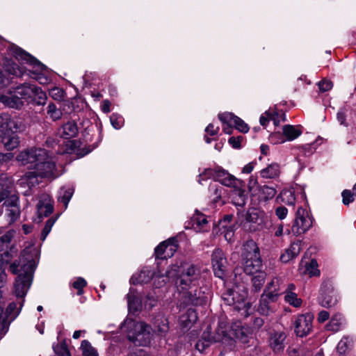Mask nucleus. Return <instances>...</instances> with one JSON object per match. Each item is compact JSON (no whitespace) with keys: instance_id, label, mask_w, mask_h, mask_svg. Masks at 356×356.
<instances>
[{"instance_id":"nucleus-57","label":"nucleus","mask_w":356,"mask_h":356,"mask_svg":"<svg viewBox=\"0 0 356 356\" xmlns=\"http://www.w3.org/2000/svg\"><path fill=\"white\" fill-rule=\"evenodd\" d=\"M317 262L316 260H312L309 266L307 267V271L310 277L319 275L320 271L317 268Z\"/></svg>"},{"instance_id":"nucleus-1","label":"nucleus","mask_w":356,"mask_h":356,"mask_svg":"<svg viewBox=\"0 0 356 356\" xmlns=\"http://www.w3.org/2000/svg\"><path fill=\"white\" fill-rule=\"evenodd\" d=\"M35 86L30 83L20 84L9 89L6 93L0 94V102L6 106L19 108L24 101L29 103L33 101Z\"/></svg>"},{"instance_id":"nucleus-45","label":"nucleus","mask_w":356,"mask_h":356,"mask_svg":"<svg viewBox=\"0 0 356 356\" xmlns=\"http://www.w3.org/2000/svg\"><path fill=\"white\" fill-rule=\"evenodd\" d=\"M6 213L10 222H15L19 216L20 209L19 206H12L10 208H6Z\"/></svg>"},{"instance_id":"nucleus-49","label":"nucleus","mask_w":356,"mask_h":356,"mask_svg":"<svg viewBox=\"0 0 356 356\" xmlns=\"http://www.w3.org/2000/svg\"><path fill=\"white\" fill-rule=\"evenodd\" d=\"M54 350L57 356H70V352L65 342L54 346Z\"/></svg>"},{"instance_id":"nucleus-31","label":"nucleus","mask_w":356,"mask_h":356,"mask_svg":"<svg viewBox=\"0 0 356 356\" xmlns=\"http://www.w3.org/2000/svg\"><path fill=\"white\" fill-rule=\"evenodd\" d=\"M277 191L275 188L266 185L261 186L258 191L259 197L264 201L273 199Z\"/></svg>"},{"instance_id":"nucleus-60","label":"nucleus","mask_w":356,"mask_h":356,"mask_svg":"<svg viewBox=\"0 0 356 356\" xmlns=\"http://www.w3.org/2000/svg\"><path fill=\"white\" fill-rule=\"evenodd\" d=\"M343 197V203L345 205H348L350 202L353 201V192L352 193L349 190H344L341 193Z\"/></svg>"},{"instance_id":"nucleus-20","label":"nucleus","mask_w":356,"mask_h":356,"mask_svg":"<svg viewBox=\"0 0 356 356\" xmlns=\"http://www.w3.org/2000/svg\"><path fill=\"white\" fill-rule=\"evenodd\" d=\"M286 334L282 332H275L269 338V345L274 353H280L284 350Z\"/></svg>"},{"instance_id":"nucleus-47","label":"nucleus","mask_w":356,"mask_h":356,"mask_svg":"<svg viewBox=\"0 0 356 356\" xmlns=\"http://www.w3.org/2000/svg\"><path fill=\"white\" fill-rule=\"evenodd\" d=\"M202 339L210 344L217 343L220 340L219 337H213V334L211 333V327H207L203 332Z\"/></svg>"},{"instance_id":"nucleus-18","label":"nucleus","mask_w":356,"mask_h":356,"mask_svg":"<svg viewBox=\"0 0 356 356\" xmlns=\"http://www.w3.org/2000/svg\"><path fill=\"white\" fill-rule=\"evenodd\" d=\"M0 142L2 143L7 150H13L18 147L19 138L10 128L3 133L0 132Z\"/></svg>"},{"instance_id":"nucleus-29","label":"nucleus","mask_w":356,"mask_h":356,"mask_svg":"<svg viewBox=\"0 0 356 356\" xmlns=\"http://www.w3.org/2000/svg\"><path fill=\"white\" fill-rule=\"evenodd\" d=\"M283 135L287 140H293L300 136L302 134L300 129L293 125H284L282 128Z\"/></svg>"},{"instance_id":"nucleus-40","label":"nucleus","mask_w":356,"mask_h":356,"mask_svg":"<svg viewBox=\"0 0 356 356\" xmlns=\"http://www.w3.org/2000/svg\"><path fill=\"white\" fill-rule=\"evenodd\" d=\"M237 116L232 113H223L218 115L219 120L228 126H234V123Z\"/></svg>"},{"instance_id":"nucleus-14","label":"nucleus","mask_w":356,"mask_h":356,"mask_svg":"<svg viewBox=\"0 0 356 356\" xmlns=\"http://www.w3.org/2000/svg\"><path fill=\"white\" fill-rule=\"evenodd\" d=\"M211 262L215 275L222 278L225 274L227 262L221 250L216 249L213 251L211 256Z\"/></svg>"},{"instance_id":"nucleus-22","label":"nucleus","mask_w":356,"mask_h":356,"mask_svg":"<svg viewBox=\"0 0 356 356\" xmlns=\"http://www.w3.org/2000/svg\"><path fill=\"white\" fill-rule=\"evenodd\" d=\"M153 325L158 334L165 336L169 330L168 318L163 314H158L154 317Z\"/></svg>"},{"instance_id":"nucleus-38","label":"nucleus","mask_w":356,"mask_h":356,"mask_svg":"<svg viewBox=\"0 0 356 356\" xmlns=\"http://www.w3.org/2000/svg\"><path fill=\"white\" fill-rule=\"evenodd\" d=\"M256 274L257 275H254L252 279V285L256 291H259L264 284L266 273L264 271H261Z\"/></svg>"},{"instance_id":"nucleus-2","label":"nucleus","mask_w":356,"mask_h":356,"mask_svg":"<svg viewBox=\"0 0 356 356\" xmlns=\"http://www.w3.org/2000/svg\"><path fill=\"white\" fill-rule=\"evenodd\" d=\"M19 259L23 265L14 283L13 293L17 299H24L32 283L33 266V260L25 258L24 254L21 255Z\"/></svg>"},{"instance_id":"nucleus-6","label":"nucleus","mask_w":356,"mask_h":356,"mask_svg":"<svg viewBox=\"0 0 356 356\" xmlns=\"http://www.w3.org/2000/svg\"><path fill=\"white\" fill-rule=\"evenodd\" d=\"M46 158V150L42 148L26 149L17 156L16 159L22 165L31 164V167L35 168L37 163L41 162Z\"/></svg>"},{"instance_id":"nucleus-43","label":"nucleus","mask_w":356,"mask_h":356,"mask_svg":"<svg viewBox=\"0 0 356 356\" xmlns=\"http://www.w3.org/2000/svg\"><path fill=\"white\" fill-rule=\"evenodd\" d=\"M13 123L8 115L0 114V132L3 133L6 129L11 128Z\"/></svg>"},{"instance_id":"nucleus-21","label":"nucleus","mask_w":356,"mask_h":356,"mask_svg":"<svg viewBox=\"0 0 356 356\" xmlns=\"http://www.w3.org/2000/svg\"><path fill=\"white\" fill-rule=\"evenodd\" d=\"M24 302V299H17V302H12L8 305L5 312L6 317H3L8 323V326L20 313Z\"/></svg>"},{"instance_id":"nucleus-23","label":"nucleus","mask_w":356,"mask_h":356,"mask_svg":"<svg viewBox=\"0 0 356 356\" xmlns=\"http://www.w3.org/2000/svg\"><path fill=\"white\" fill-rule=\"evenodd\" d=\"M301 242L297 241L293 243L291 246L286 250L280 257V260L283 263H287L297 257L301 251Z\"/></svg>"},{"instance_id":"nucleus-46","label":"nucleus","mask_w":356,"mask_h":356,"mask_svg":"<svg viewBox=\"0 0 356 356\" xmlns=\"http://www.w3.org/2000/svg\"><path fill=\"white\" fill-rule=\"evenodd\" d=\"M282 201L288 205H293L295 196L291 191H284L280 193Z\"/></svg>"},{"instance_id":"nucleus-19","label":"nucleus","mask_w":356,"mask_h":356,"mask_svg":"<svg viewBox=\"0 0 356 356\" xmlns=\"http://www.w3.org/2000/svg\"><path fill=\"white\" fill-rule=\"evenodd\" d=\"M52 200L47 194H43L40 197L37 204V210L39 217H47L53 212Z\"/></svg>"},{"instance_id":"nucleus-28","label":"nucleus","mask_w":356,"mask_h":356,"mask_svg":"<svg viewBox=\"0 0 356 356\" xmlns=\"http://www.w3.org/2000/svg\"><path fill=\"white\" fill-rule=\"evenodd\" d=\"M280 172V165L277 163H271L260 171V175L263 178L273 179L278 177Z\"/></svg>"},{"instance_id":"nucleus-48","label":"nucleus","mask_w":356,"mask_h":356,"mask_svg":"<svg viewBox=\"0 0 356 356\" xmlns=\"http://www.w3.org/2000/svg\"><path fill=\"white\" fill-rule=\"evenodd\" d=\"M6 200L3 203L6 208H10L12 206H19V197L15 193H13V188H11L10 194L6 197Z\"/></svg>"},{"instance_id":"nucleus-39","label":"nucleus","mask_w":356,"mask_h":356,"mask_svg":"<svg viewBox=\"0 0 356 356\" xmlns=\"http://www.w3.org/2000/svg\"><path fill=\"white\" fill-rule=\"evenodd\" d=\"M352 341L348 337H343L338 343L337 349L340 355H344L351 348Z\"/></svg>"},{"instance_id":"nucleus-52","label":"nucleus","mask_w":356,"mask_h":356,"mask_svg":"<svg viewBox=\"0 0 356 356\" xmlns=\"http://www.w3.org/2000/svg\"><path fill=\"white\" fill-rule=\"evenodd\" d=\"M25 177H27L28 180V188L31 189L32 187L35 186L38 184V181L37 177L39 176L38 175L37 171L29 172L24 175Z\"/></svg>"},{"instance_id":"nucleus-25","label":"nucleus","mask_w":356,"mask_h":356,"mask_svg":"<svg viewBox=\"0 0 356 356\" xmlns=\"http://www.w3.org/2000/svg\"><path fill=\"white\" fill-rule=\"evenodd\" d=\"M3 65L4 70L9 74L19 77L26 73L24 67H19L12 60H5Z\"/></svg>"},{"instance_id":"nucleus-8","label":"nucleus","mask_w":356,"mask_h":356,"mask_svg":"<svg viewBox=\"0 0 356 356\" xmlns=\"http://www.w3.org/2000/svg\"><path fill=\"white\" fill-rule=\"evenodd\" d=\"M247 296V291L243 286H236L223 293L222 299L225 304L235 306L237 309H240Z\"/></svg>"},{"instance_id":"nucleus-11","label":"nucleus","mask_w":356,"mask_h":356,"mask_svg":"<svg viewBox=\"0 0 356 356\" xmlns=\"http://www.w3.org/2000/svg\"><path fill=\"white\" fill-rule=\"evenodd\" d=\"M200 271L199 268L194 265L184 268L179 276L177 282L179 289H188V286H193V284L195 285L200 278Z\"/></svg>"},{"instance_id":"nucleus-15","label":"nucleus","mask_w":356,"mask_h":356,"mask_svg":"<svg viewBox=\"0 0 356 356\" xmlns=\"http://www.w3.org/2000/svg\"><path fill=\"white\" fill-rule=\"evenodd\" d=\"M277 295L274 292H264L261 296L259 303L257 307V312L264 316H268L273 312L270 304L277 300Z\"/></svg>"},{"instance_id":"nucleus-13","label":"nucleus","mask_w":356,"mask_h":356,"mask_svg":"<svg viewBox=\"0 0 356 356\" xmlns=\"http://www.w3.org/2000/svg\"><path fill=\"white\" fill-rule=\"evenodd\" d=\"M318 303L324 307L330 308L337 303V298L334 289L327 284H323L320 289Z\"/></svg>"},{"instance_id":"nucleus-32","label":"nucleus","mask_w":356,"mask_h":356,"mask_svg":"<svg viewBox=\"0 0 356 356\" xmlns=\"http://www.w3.org/2000/svg\"><path fill=\"white\" fill-rule=\"evenodd\" d=\"M47 117L53 121H57L61 119L63 116V112L60 108H58L56 106L51 102L47 106Z\"/></svg>"},{"instance_id":"nucleus-4","label":"nucleus","mask_w":356,"mask_h":356,"mask_svg":"<svg viewBox=\"0 0 356 356\" xmlns=\"http://www.w3.org/2000/svg\"><path fill=\"white\" fill-rule=\"evenodd\" d=\"M243 270L246 274L252 275L261 272L262 261L259 250L257 245L251 241L245 246V251L242 254Z\"/></svg>"},{"instance_id":"nucleus-35","label":"nucleus","mask_w":356,"mask_h":356,"mask_svg":"<svg viewBox=\"0 0 356 356\" xmlns=\"http://www.w3.org/2000/svg\"><path fill=\"white\" fill-rule=\"evenodd\" d=\"M164 243H165V254L164 255V257H165V259L170 258V257H172L173 254H175V252L177 251V241L175 238H169L167 241H165Z\"/></svg>"},{"instance_id":"nucleus-37","label":"nucleus","mask_w":356,"mask_h":356,"mask_svg":"<svg viewBox=\"0 0 356 356\" xmlns=\"http://www.w3.org/2000/svg\"><path fill=\"white\" fill-rule=\"evenodd\" d=\"M80 348L83 356H99L97 350L87 340L82 341Z\"/></svg>"},{"instance_id":"nucleus-61","label":"nucleus","mask_w":356,"mask_h":356,"mask_svg":"<svg viewBox=\"0 0 356 356\" xmlns=\"http://www.w3.org/2000/svg\"><path fill=\"white\" fill-rule=\"evenodd\" d=\"M72 286L74 289L78 290V294L80 295L82 293L83 287L86 286V281L82 277H79L73 282Z\"/></svg>"},{"instance_id":"nucleus-42","label":"nucleus","mask_w":356,"mask_h":356,"mask_svg":"<svg viewBox=\"0 0 356 356\" xmlns=\"http://www.w3.org/2000/svg\"><path fill=\"white\" fill-rule=\"evenodd\" d=\"M280 280L278 278H273L270 283L268 284L266 286V289L264 291V292L270 293V292H274L277 295V298L280 296L279 291H280Z\"/></svg>"},{"instance_id":"nucleus-27","label":"nucleus","mask_w":356,"mask_h":356,"mask_svg":"<svg viewBox=\"0 0 356 356\" xmlns=\"http://www.w3.org/2000/svg\"><path fill=\"white\" fill-rule=\"evenodd\" d=\"M12 188H13L12 181L6 176L0 175V202L10 194Z\"/></svg>"},{"instance_id":"nucleus-33","label":"nucleus","mask_w":356,"mask_h":356,"mask_svg":"<svg viewBox=\"0 0 356 356\" xmlns=\"http://www.w3.org/2000/svg\"><path fill=\"white\" fill-rule=\"evenodd\" d=\"M74 193V189L71 187H63L59 191L58 200L63 203L66 209Z\"/></svg>"},{"instance_id":"nucleus-36","label":"nucleus","mask_w":356,"mask_h":356,"mask_svg":"<svg viewBox=\"0 0 356 356\" xmlns=\"http://www.w3.org/2000/svg\"><path fill=\"white\" fill-rule=\"evenodd\" d=\"M284 300L294 307H300L302 305V300L298 297L294 291L284 292Z\"/></svg>"},{"instance_id":"nucleus-9","label":"nucleus","mask_w":356,"mask_h":356,"mask_svg":"<svg viewBox=\"0 0 356 356\" xmlns=\"http://www.w3.org/2000/svg\"><path fill=\"white\" fill-rule=\"evenodd\" d=\"M245 220L244 226L248 224V228L250 231L261 230L266 227L267 216L264 211L252 209L245 213Z\"/></svg>"},{"instance_id":"nucleus-54","label":"nucleus","mask_w":356,"mask_h":356,"mask_svg":"<svg viewBox=\"0 0 356 356\" xmlns=\"http://www.w3.org/2000/svg\"><path fill=\"white\" fill-rule=\"evenodd\" d=\"M54 222H55V220H54L52 218L49 219L46 222L45 226L43 228V229L42 231V233H41V236H40V239L42 241H44L45 240L46 237L47 236V235L50 232V231L51 229V227H53Z\"/></svg>"},{"instance_id":"nucleus-30","label":"nucleus","mask_w":356,"mask_h":356,"mask_svg":"<svg viewBox=\"0 0 356 356\" xmlns=\"http://www.w3.org/2000/svg\"><path fill=\"white\" fill-rule=\"evenodd\" d=\"M128 307L130 312H135L142 307V302L140 298L134 293H129L127 296Z\"/></svg>"},{"instance_id":"nucleus-59","label":"nucleus","mask_w":356,"mask_h":356,"mask_svg":"<svg viewBox=\"0 0 356 356\" xmlns=\"http://www.w3.org/2000/svg\"><path fill=\"white\" fill-rule=\"evenodd\" d=\"M111 122L115 129H119L122 127L124 120L122 117L113 114L111 116Z\"/></svg>"},{"instance_id":"nucleus-16","label":"nucleus","mask_w":356,"mask_h":356,"mask_svg":"<svg viewBox=\"0 0 356 356\" xmlns=\"http://www.w3.org/2000/svg\"><path fill=\"white\" fill-rule=\"evenodd\" d=\"M35 170L40 177H49L54 176L56 165L52 159L48 156L47 151L46 158L43 161H41V162L37 163Z\"/></svg>"},{"instance_id":"nucleus-62","label":"nucleus","mask_w":356,"mask_h":356,"mask_svg":"<svg viewBox=\"0 0 356 356\" xmlns=\"http://www.w3.org/2000/svg\"><path fill=\"white\" fill-rule=\"evenodd\" d=\"M165 243L163 242L161 243L156 248H155V255L157 258L159 259H165L164 255L165 254Z\"/></svg>"},{"instance_id":"nucleus-63","label":"nucleus","mask_w":356,"mask_h":356,"mask_svg":"<svg viewBox=\"0 0 356 356\" xmlns=\"http://www.w3.org/2000/svg\"><path fill=\"white\" fill-rule=\"evenodd\" d=\"M333 86L332 82L329 80H323L318 83V87L321 91L326 92L330 90Z\"/></svg>"},{"instance_id":"nucleus-44","label":"nucleus","mask_w":356,"mask_h":356,"mask_svg":"<svg viewBox=\"0 0 356 356\" xmlns=\"http://www.w3.org/2000/svg\"><path fill=\"white\" fill-rule=\"evenodd\" d=\"M2 295L0 292V334L5 333L8 330V323L3 317L4 302L1 300Z\"/></svg>"},{"instance_id":"nucleus-5","label":"nucleus","mask_w":356,"mask_h":356,"mask_svg":"<svg viewBox=\"0 0 356 356\" xmlns=\"http://www.w3.org/2000/svg\"><path fill=\"white\" fill-rule=\"evenodd\" d=\"M11 52L13 56L19 62L28 64L34 68V70H29V76L30 77L35 79H40V74L46 70L44 65L19 47H13Z\"/></svg>"},{"instance_id":"nucleus-50","label":"nucleus","mask_w":356,"mask_h":356,"mask_svg":"<svg viewBox=\"0 0 356 356\" xmlns=\"http://www.w3.org/2000/svg\"><path fill=\"white\" fill-rule=\"evenodd\" d=\"M193 220L194 222V225H196L197 227H198L200 230H204V226L208 222L206 217L201 213H197L193 216Z\"/></svg>"},{"instance_id":"nucleus-41","label":"nucleus","mask_w":356,"mask_h":356,"mask_svg":"<svg viewBox=\"0 0 356 356\" xmlns=\"http://www.w3.org/2000/svg\"><path fill=\"white\" fill-rule=\"evenodd\" d=\"M13 234L7 232L0 238V252H6L9 248Z\"/></svg>"},{"instance_id":"nucleus-53","label":"nucleus","mask_w":356,"mask_h":356,"mask_svg":"<svg viewBox=\"0 0 356 356\" xmlns=\"http://www.w3.org/2000/svg\"><path fill=\"white\" fill-rule=\"evenodd\" d=\"M248 190L252 195L258 194V191L261 187L259 185L257 179L251 177L248 184Z\"/></svg>"},{"instance_id":"nucleus-34","label":"nucleus","mask_w":356,"mask_h":356,"mask_svg":"<svg viewBox=\"0 0 356 356\" xmlns=\"http://www.w3.org/2000/svg\"><path fill=\"white\" fill-rule=\"evenodd\" d=\"M343 316L340 314H335L332 316L330 321L326 325L327 330H331L334 332H337L342 324Z\"/></svg>"},{"instance_id":"nucleus-3","label":"nucleus","mask_w":356,"mask_h":356,"mask_svg":"<svg viewBox=\"0 0 356 356\" xmlns=\"http://www.w3.org/2000/svg\"><path fill=\"white\" fill-rule=\"evenodd\" d=\"M127 328V337L129 341L138 346H147L151 340L150 326L144 322H136L131 319L124 321Z\"/></svg>"},{"instance_id":"nucleus-64","label":"nucleus","mask_w":356,"mask_h":356,"mask_svg":"<svg viewBox=\"0 0 356 356\" xmlns=\"http://www.w3.org/2000/svg\"><path fill=\"white\" fill-rule=\"evenodd\" d=\"M288 213V210L283 206H280L275 209V214L277 218L280 220L284 219Z\"/></svg>"},{"instance_id":"nucleus-7","label":"nucleus","mask_w":356,"mask_h":356,"mask_svg":"<svg viewBox=\"0 0 356 356\" xmlns=\"http://www.w3.org/2000/svg\"><path fill=\"white\" fill-rule=\"evenodd\" d=\"M184 302L188 305H203L207 302L208 297L202 289H197L196 284L188 286V289H179Z\"/></svg>"},{"instance_id":"nucleus-58","label":"nucleus","mask_w":356,"mask_h":356,"mask_svg":"<svg viewBox=\"0 0 356 356\" xmlns=\"http://www.w3.org/2000/svg\"><path fill=\"white\" fill-rule=\"evenodd\" d=\"M49 95L54 99L61 101L63 98L64 92L60 88H54L50 90Z\"/></svg>"},{"instance_id":"nucleus-26","label":"nucleus","mask_w":356,"mask_h":356,"mask_svg":"<svg viewBox=\"0 0 356 356\" xmlns=\"http://www.w3.org/2000/svg\"><path fill=\"white\" fill-rule=\"evenodd\" d=\"M197 320V312L195 309H190L179 318V323L183 328L188 329Z\"/></svg>"},{"instance_id":"nucleus-51","label":"nucleus","mask_w":356,"mask_h":356,"mask_svg":"<svg viewBox=\"0 0 356 356\" xmlns=\"http://www.w3.org/2000/svg\"><path fill=\"white\" fill-rule=\"evenodd\" d=\"M47 100V95L40 88L35 86L34 90V99L33 101H36L38 104H44Z\"/></svg>"},{"instance_id":"nucleus-10","label":"nucleus","mask_w":356,"mask_h":356,"mask_svg":"<svg viewBox=\"0 0 356 356\" xmlns=\"http://www.w3.org/2000/svg\"><path fill=\"white\" fill-rule=\"evenodd\" d=\"M312 226V220L309 216L307 211L302 207H299L296 211L291 232L295 235H300L305 233Z\"/></svg>"},{"instance_id":"nucleus-12","label":"nucleus","mask_w":356,"mask_h":356,"mask_svg":"<svg viewBox=\"0 0 356 356\" xmlns=\"http://www.w3.org/2000/svg\"><path fill=\"white\" fill-rule=\"evenodd\" d=\"M313 316L309 314H301L295 320V332L297 336L303 337L307 336L312 328Z\"/></svg>"},{"instance_id":"nucleus-17","label":"nucleus","mask_w":356,"mask_h":356,"mask_svg":"<svg viewBox=\"0 0 356 356\" xmlns=\"http://www.w3.org/2000/svg\"><path fill=\"white\" fill-rule=\"evenodd\" d=\"M215 177L222 184L228 187L238 188L241 185L240 179H236L222 169H218L215 171Z\"/></svg>"},{"instance_id":"nucleus-55","label":"nucleus","mask_w":356,"mask_h":356,"mask_svg":"<svg viewBox=\"0 0 356 356\" xmlns=\"http://www.w3.org/2000/svg\"><path fill=\"white\" fill-rule=\"evenodd\" d=\"M234 127L242 133H247L249 130L248 125L238 117L236 118Z\"/></svg>"},{"instance_id":"nucleus-56","label":"nucleus","mask_w":356,"mask_h":356,"mask_svg":"<svg viewBox=\"0 0 356 356\" xmlns=\"http://www.w3.org/2000/svg\"><path fill=\"white\" fill-rule=\"evenodd\" d=\"M270 120H274V111L268 110L261 115L259 122L262 126L265 127Z\"/></svg>"},{"instance_id":"nucleus-24","label":"nucleus","mask_w":356,"mask_h":356,"mask_svg":"<svg viewBox=\"0 0 356 356\" xmlns=\"http://www.w3.org/2000/svg\"><path fill=\"white\" fill-rule=\"evenodd\" d=\"M77 124L74 121H70L64 124L59 129V134L64 138L75 137L78 134Z\"/></svg>"}]
</instances>
